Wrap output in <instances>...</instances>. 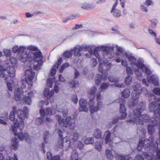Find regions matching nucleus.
Returning <instances> with one entry per match:
<instances>
[{
	"mask_svg": "<svg viewBox=\"0 0 160 160\" xmlns=\"http://www.w3.org/2000/svg\"><path fill=\"white\" fill-rule=\"evenodd\" d=\"M115 48L117 49L116 54L120 56L116 59V61L118 62H121L122 65L123 66H127L128 65L127 60L130 62L132 70L136 72V74L138 79L142 76V73L139 72V70L142 69V71L148 75L147 78V81L149 83H152L155 85L158 84V79L157 77L153 75L150 76L152 71L148 67L145 66L141 59H139L138 61L136 58L131 53H127L125 52L123 49L117 45L115 46Z\"/></svg>",
	"mask_w": 160,
	"mask_h": 160,
	"instance_id": "nucleus-1",
	"label": "nucleus"
},
{
	"mask_svg": "<svg viewBox=\"0 0 160 160\" xmlns=\"http://www.w3.org/2000/svg\"><path fill=\"white\" fill-rule=\"evenodd\" d=\"M158 143L157 142H155L152 138H150L149 139H147L144 141L140 140L137 147V150L138 151L142 150V147L149 148V151L147 153H144V156L148 160H152L154 157L153 154H152L150 152H153L154 154H155V158L160 160V148H158Z\"/></svg>",
	"mask_w": 160,
	"mask_h": 160,
	"instance_id": "nucleus-2",
	"label": "nucleus"
},
{
	"mask_svg": "<svg viewBox=\"0 0 160 160\" xmlns=\"http://www.w3.org/2000/svg\"><path fill=\"white\" fill-rule=\"evenodd\" d=\"M16 110V108L14 107L13 111L10 112L9 115V119L13 121L14 123L13 125L11 126L10 129L14 133L16 137H17L20 140H25L28 143H30L31 142V138L28 134L27 133L23 134L21 132L23 128L24 122L21 121L19 123L17 119L15 118L14 112Z\"/></svg>",
	"mask_w": 160,
	"mask_h": 160,
	"instance_id": "nucleus-3",
	"label": "nucleus"
},
{
	"mask_svg": "<svg viewBox=\"0 0 160 160\" xmlns=\"http://www.w3.org/2000/svg\"><path fill=\"white\" fill-rule=\"evenodd\" d=\"M114 50L113 47L106 46H102L100 47H97L94 49L93 52L92 50H90L89 52L92 55L93 54L98 59V61L100 62L99 66H98V71L101 73L103 72L105 70H103L102 68V64L104 63V66L107 67V68L108 69L110 68V63L108 62H104L102 58V57H100L98 53V52H102L103 56L104 57H106L109 58H111L113 57V54L112 52Z\"/></svg>",
	"mask_w": 160,
	"mask_h": 160,
	"instance_id": "nucleus-4",
	"label": "nucleus"
},
{
	"mask_svg": "<svg viewBox=\"0 0 160 160\" xmlns=\"http://www.w3.org/2000/svg\"><path fill=\"white\" fill-rule=\"evenodd\" d=\"M146 108L145 104L143 102H140L137 106L135 110L130 111L129 117L130 118L128 122H132L137 124L142 125L144 122H148L150 120V117L147 114H143L140 115L141 113Z\"/></svg>",
	"mask_w": 160,
	"mask_h": 160,
	"instance_id": "nucleus-5",
	"label": "nucleus"
},
{
	"mask_svg": "<svg viewBox=\"0 0 160 160\" xmlns=\"http://www.w3.org/2000/svg\"><path fill=\"white\" fill-rule=\"evenodd\" d=\"M149 98L150 104L149 108L151 112H155L154 116L160 118V114L157 110L160 109V98L156 99V97L153 94L150 95Z\"/></svg>",
	"mask_w": 160,
	"mask_h": 160,
	"instance_id": "nucleus-6",
	"label": "nucleus"
},
{
	"mask_svg": "<svg viewBox=\"0 0 160 160\" xmlns=\"http://www.w3.org/2000/svg\"><path fill=\"white\" fill-rule=\"evenodd\" d=\"M133 91L132 94V98L133 101L130 105L134 106L138 102L140 93L142 91L141 84L139 83L135 82L133 86Z\"/></svg>",
	"mask_w": 160,
	"mask_h": 160,
	"instance_id": "nucleus-7",
	"label": "nucleus"
},
{
	"mask_svg": "<svg viewBox=\"0 0 160 160\" xmlns=\"http://www.w3.org/2000/svg\"><path fill=\"white\" fill-rule=\"evenodd\" d=\"M56 117L61 126V128H62V126H64L65 127H68V128L70 129H72L74 128V125L72 124L71 117H67L64 122H63V120L60 116L57 115L56 116Z\"/></svg>",
	"mask_w": 160,
	"mask_h": 160,
	"instance_id": "nucleus-8",
	"label": "nucleus"
},
{
	"mask_svg": "<svg viewBox=\"0 0 160 160\" xmlns=\"http://www.w3.org/2000/svg\"><path fill=\"white\" fill-rule=\"evenodd\" d=\"M72 141L71 139L70 141L68 137H66L63 139V141L61 139L59 141L57 144V147L58 148H63L65 150L67 151L69 149L70 146L71 145Z\"/></svg>",
	"mask_w": 160,
	"mask_h": 160,
	"instance_id": "nucleus-9",
	"label": "nucleus"
},
{
	"mask_svg": "<svg viewBox=\"0 0 160 160\" xmlns=\"http://www.w3.org/2000/svg\"><path fill=\"white\" fill-rule=\"evenodd\" d=\"M26 49L30 51H34L32 52V56L33 57V59L36 60L37 58H42V55L40 50L36 46L33 45H30L26 47Z\"/></svg>",
	"mask_w": 160,
	"mask_h": 160,
	"instance_id": "nucleus-10",
	"label": "nucleus"
},
{
	"mask_svg": "<svg viewBox=\"0 0 160 160\" xmlns=\"http://www.w3.org/2000/svg\"><path fill=\"white\" fill-rule=\"evenodd\" d=\"M54 93V91L51 90L50 91L49 88H46L44 91L43 94L45 97H47V99L46 101L43 102L41 101L39 103V106L41 107H42L44 104L46 105L48 104L49 102L48 101L49 99L53 96Z\"/></svg>",
	"mask_w": 160,
	"mask_h": 160,
	"instance_id": "nucleus-11",
	"label": "nucleus"
},
{
	"mask_svg": "<svg viewBox=\"0 0 160 160\" xmlns=\"http://www.w3.org/2000/svg\"><path fill=\"white\" fill-rule=\"evenodd\" d=\"M29 69H27L25 72V81L30 86L32 85V80L35 75L34 73L32 71L31 66H29Z\"/></svg>",
	"mask_w": 160,
	"mask_h": 160,
	"instance_id": "nucleus-12",
	"label": "nucleus"
},
{
	"mask_svg": "<svg viewBox=\"0 0 160 160\" xmlns=\"http://www.w3.org/2000/svg\"><path fill=\"white\" fill-rule=\"evenodd\" d=\"M25 51L22 52V53L21 54V60L24 63L28 62V64L30 65V61L33 59V57L32 56V52L30 51L28 52H27Z\"/></svg>",
	"mask_w": 160,
	"mask_h": 160,
	"instance_id": "nucleus-13",
	"label": "nucleus"
},
{
	"mask_svg": "<svg viewBox=\"0 0 160 160\" xmlns=\"http://www.w3.org/2000/svg\"><path fill=\"white\" fill-rule=\"evenodd\" d=\"M22 86L21 88H18L15 89L14 92V98L17 101H21L22 99L23 96V91L22 89L26 88L23 83H22Z\"/></svg>",
	"mask_w": 160,
	"mask_h": 160,
	"instance_id": "nucleus-14",
	"label": "nucleus"
},
{
	"mask_svg": "<svg viewBox=\"0 0 160 160\" xmlns=\"http://www.w3.org/2000/svg\"><path fill=\"white\" fill-rule=\"evenodd\" d=\"M55 113V110L50 107L48 108L45 110L43 108H41L40 110V114L42 116L44 117L46 115L50 116L54 115Z\"/></svg>",
	"mask_w": 160,
	"mask_h": 160,
	"instance_id": "nucleus-15",
	"label": "nucleus"
},
{
	"mask_svg": "<svg viewBox=\"0 0 160 160\" xmlns=\"http://www.w3.org/2000/svg\"><path fill=\"white\" fill-rule=\"evenodd\" d=\"M28 110L27 108L25 107L23 109V111L19 109L17 111V113L18 118L22 120H24L28 115Z\"/></svg>",
	"mask_w": 160,
	"mask_h": 160,
	"instance_id": "nucleus-16",
	"label": "nucleus"
},
{
	"mask_svg": "<svg viewBox=\"0 0 160 160\" xmlns=\"http://www.w3.org/2000/svg\"><path fill=\"white\" fill-rule=\"evenodd\" d=\"M94 100V97L90 100L88 103L89 111L92 113L96 112L98 110L97 106L95 105Z\"/></svg>",
	"mask_w": 160,
	"mask_h": 160,
	"instance_id": "nucleus-17",
	"label": "nucleus"
},
{
	"mask_svg": "<svg viewBox=\"0 0 160 160\" xmlns=\"http://www.w3.org/2000/svg\"><path fill=\"white\" fill-rule=\"evenodd\" d=\"M105 72L102 73V76L100 74H97L95 78V82L97 85H98L101 82V80L105 81L107 79V73H104Z\"/></svg>",
	"mask_w": 160,
	"mask_h": 160,
	"instance_id": "nucleus-18",
	"label": "nucleus"
},
{
	"mask_svg": "<svg viewBox=\"0 0 160 160\" xmlns=\"http://www.w3.org/2000/svg\"><path fill=\"white\" fill-rule=\"evenodd\" d=\"M103 98L101 96L100 92H98L96 94V100L97 102V106L98 108V110H100L103 107L102 100Z\"/></svg>",
	"mask_w": 160,
	"mask_h": 160,
	"instance_id": "nucleus-19",
	"label": "nucleus"
},
{
	"mask_svg": "<svg viewBox=\"0 0 160 160\" xmlns=\"http://www.w3.org/2000/svg\"><path fill=\"white\" fill-rule=\"evenodd\" d=\"M79 104L80 106V110L82 111L87 112L88 111L87 107V102L83 99H81L80 100Z\"/></svg>",
	"mask_w": 160,
	"mask_h": 160,
	"instance_id": "nucleus-20",
	"label": "nucleus"
},
{
	"mask_svg": "<svg viewBox=\"0 0 160 160\" xmlns=\"http://www.w3.org/2000/svg\"><path fill=\"white\" fill-rule=\"evenodd\" d=\"M18 82L16 78H14L10 81H7V88L10 91H12V88L16 85H17Z\"/></svg>",
	"mask_w": 160,
	"mask_h": 160,
	"instance_id": "nucleus-21",
	"label": "nucleus"
},
{
	"mask_svg": "<svg viewBox=\"0 0 160 160\" xmlns=\"http://www.w3.org/2000/svg\"><path fill=\"white\" fill-rule=\"evenodd\" d=\"M50 140V138L49 132L48 131L45 132L44 135V142H43L42 144V148L44 153L45 152V144H48Z\"/></svg>",
	"mask_w": 160,
	"mask_h": 160,
	"instance_id": "nucleus-22",
	"label": "nucleus"
},
{
	"mask_svg": "<svg viewBox=\"0 0 160 160\" xmlns=\"http://www.w3.org/2000/svg\"><path fill=\"white\" fill-rule=\"evenodd\" d=\"M33 59L35 62L33 65L34 69L38 70L40 69V67L42 65V58H37L36 60Z\"/></svg>",
	"mask_w": 160,
	"mask_h": 160,
	"instance_id": "nucleus-23",
	"label": "nucleus"
},
{
	"mask_svg": "<svg viewBox=\"0 0 160 160\" xmlns=\"http://www.w3.org/2000/svg\"><path fill=\"white\" fill-rule=\"evenodd\" d=\"M157 123V121L156 119H153L152 120V124L148 125V132L150 134H151L153 133L154 131V127L156 125Z\"/></svg>",
	"mask_w": 160,
	"mask_h": 160,
	"instance_id": "nucleus-24",
	"label": "nucleus"
},
{
	"mask_svg": "<svg viewBox=\"0 0 160 160\" xmlns=\"http://www.w3.org/2000/svg\"><path fill=\"white\" fill-rule=\"evenodd\" d=\"M83 50V48L80 46L75 47L72 50H71L72 53L75 56L79 57L81 55L80 52Z\"/></svg>",
	"mask_w": 160,
	"mask_h": 160,
	"instance_id": "nucleus-25",
	"label": "nucleus"
},
{
	"mask_svg": "<svg viewBox=\"0 0 160 160\" xmlns=\"http://www.w3.org/2000/svg\"><path fill=\"white\" fill-rule=\"evenodd\" d=\"M120 113L121 115L120 118L122 119H124L127 115L126 113V108L123 103H121L120 106Z\"/></svg>",
	"mask_w": 160,
	"mask_h": 160,
	"instance_id": "nucleus-26",
	"label": "nucleus"
},
{
	"mask_svg": "<svg viewBox=\"0 0 160 160\" xmlns=\"http://www.w3.org/2000/svg\"><path fill=\"white\" fill-rule=\"evenodd\" d=\"M108 80L111 82L115 83L114 85L119 88L123 87L124 84L122 83L120 84L118 83L119 82L118 79V78H114L113 77H109L108 78Z\"/></svg>",
	"mask_w": 160,
	"mask_h": 160,
	"instance_id": "nucleus-27",
	"label": "nucleus"
},
{
	"mask_svg": "<svg viewBox=\"0 0 160 160\" xmlns=\"http://www.w3.org/2000/svg\"><path fill=\"white\" fill-rule=\"evenodd\" d=\"M36 92L35 91H31L28 93V96H26L24 97L23 99L24 101L26 104L28 105H30L32 102L30 96H32L34 94L36 93Z\"/></svg>",
	"mask_w": 160,
	"mask_h": 160,
	"instance_id": "nucleus-28",
	"label": "nucleus"
},
{
	"mask_svg": "<svg viewBox=\"0 0 160 160\" xmlns=\"http://www.w3.org/2000/svg\"><path fill=\"white\" fill-rule=\"evenodd\" d=\"M115 152L114 150H110L109 149H107L105 151V155L106 158L109 160H112L114 157V155Z\"/></svg>",
	"mask_w": 160,
	"mask_h": 160,
	"instance_id": "nucleus-29",
	"label": "nucleus"
},
{
	"mask_svg": "<svg viewBox=\"0 0 160 160\" xmlns=\"http://www.w3.org/2000/svg\"><path fill=\"white\" fill-rule=\"evenodd\" d=\"M8 120V113L5 112L0 117V123L4 125H7V123L6 121Z\"/></svg>",
	"mask_w": 160,
	"mask_h": 160,
	"instance_id": "nucleus-30",
	"label": "nucleus"
},
{
	"mask_svg": "<svg viewBox=\"0 0 160 160\" xmlns=\"http://www.w3.org/2000/svg\"><path fill=\"white\" fill-rule=\"evenodd\" d=\"M111 133L109 131H106L105 133V143L106 144L109 143V145L111 147L112 146V142L110 139Z\"/></svg>",
	"mask_w": 160,
	"mask_h": 160,
	"instance_id": "nucleus-31",
	"label": "nucleus"
},
{
	"mask_svg": "<svg viewBox=\"0 0 160 160\" xmlns=\"http://www.w3.org/2000/svg\"><path fill=\"white\" fill-rule=\"evenodd\" d=\"M26 49V47L24 46H21L19 48L17 46H15L12 48V51L13 52H21Z\"/></svg>",
	"mask_w": 160,
	"mask_h": 160,
	"instance_id": "nucleus-32",
	"label": "nucleus"
},
{
	"mask_svg": "<svg viewBox=\"0 0 160 160\" xmlns=\"http://www.w3.org/2000/svg\"><path fill=\"white\" fill-rule=\"evenodd\" d=\"M18 146V140L15 138L12 139L11 142V147L12 149L16 150Z\"/></svg>",
	"mask_w": 160,
	"mask_h": 160,
	"instance_id": "nucleus-33",
	"label": "nucleus"
},
{
	"mask_svg": "<svg viewBox=\"0 0 160 160\" xmlns=\"http://www.w3.org/2000/svg\"><path fill=\"white\" fill-rule=\"evenodd\" d=\"M8 72L11 77H14L15 75V69L14 68L12 67H8L7 68Z\"/></svg>",
	"mask_w": 160,
	"mask_h": 160,
	"instance_id": "nucleus-34",
	"label": "nucleus"
},
{
	"mask_svg": "<svg viewBox=\"0 0 160 160\" xmlns=\"http://www.w3.org/2000/svg\"><path fill=\"white\" fill-rule=\"evenodd\" d=\"M103 144L102 140H101L99 142L97 141L95 143V148L98 151H100L102 150V146Z\"/></svg>",
	"mask_w": 160,
	"mask_h": 160,
	"instance_id": "nucleus-35",
	"label": "nucleus"
},
{
	"mask_svg": "<svg viewBox=\"0 0 160 160\" xmlns=\"http://www.w3.org/2000/svg\"><path fill=\"white\" fill-rule=\"evenodd\" d=\"M5 70V69L0 65V77L4 78L6 80H7V75L5 74L3 72V71Z\"/></svg>",
	"mask_w": 160,
	"mask_h": 160,
	"instance_id": "nucleus-36",
	"label": "nucleus"
},
{
	"mask_svg": "<svg viewBox=\"0 0 160 160\" xmlns=\"http://www.w3.org/2000/svg\"><path fill=\"white\" fill-rule=\"evenodd\" d=\"M116 158L118 160H132L129 156H126L125 157L118 155L116 156Z\"/></svg>",
	"mask_w": 160,
	"mask_h": 160,
	"instance_id": "nucleus-37",
	"label": "nucleus"
},
{
	"mask_svg": "<svg viewBox=\"0 0 160 160\" xmlns=\"http://www.w3.org/2000/svg\"><path fill=\"white\" fill-rule=\"evenodd\" d=\"M80 137V135L78 132H75L73 133V138L71 139L72 141L73 140L74 141L73 142V144H74L77 142L78 139Z\"/></svg>",
	"mask_w": 160,
	"mask_h": 160,
	"instance_id": "nucleus-38",
	"label": "nucleus"
},
{
	"mask_svg": "<svg viewBox=\"0 0 160 160\" xmlns=\"http://www.w3.org/2000/svg\"><path fill=\"white\" fill-rule=\"evenodd\" d=\"M71 160H78V154L75 150H73L72 152Z\"/></svg>",
	"mask_w": 160,
	"mask_h": 160,
	"instance_id": "nucleus-39",
	"label": "nucleus"
},
{
	"mask_svg": "<svg viewBox=\"0 0 160 160\" xmlns=\"http://www.w3.org/2000/svg\"><path fill=\"white\" fill-rule=\"evenodd\" d=\"M140 8L142 12L145 13H148L149 12L148 7L145 4H141L140 6Z\"/></svg>",
	"mask_w": 160,
	"mask_h": 160,
	"instance_id": "nucleus-40",
	"label": "nucleus"
},
{
	"mask_svg": "<svg viewBox=\"0 0 160 160\" xmlns=\"http://www.w3.org/2000/svg\"><path fill=\"white\" fill-rule=\"evenodd\" d=\"M122 93L124 98H128L129 96L130 92L129 89H126L123 90Z\"/></svg>",
	"mask_w": 160,
	"mask_h": 160,
	"instance_id": "nucleus-41",
	"label": "nucleus"
},
{
	"mask_svg": "<svg viewBox=\"0 0 160 160\" xmlns=\"http://www.w3.org/2000/svg\"><path fill=\"white\" fill-rule=\"evenodd\" d=\"M93 136L94 137L96 138H99L101 136V133L100 131L98 129H96L95 130Z\"/></svg>",
	"mask_w": 160,
	"mask_h": 160,
	"instance_id": "nucleus-42",
	"label": "nucleus"
},
{
	"mask_svg": "<svg viewBox=\"0 0 160 160\" xmlns=\"http://www.w3.org/2000/svg\"><path fill=\"white\" fill-rule=\"evenodd\" d=\"M10 61L11 64L12 66V67L15 68L17 67V61L16 59L15 58L12 57H11Z\"/></svg>",
	"mask_w": 160,
	"mask_h": 160,
	"instance_id": "nucleus-43",
	"label": "nucleus"
},
{
	"mask_svg": "<svg viewBox=\"0 0 160 160\" xmlns=\"http://www.w3.org/2000/svg\"><path fill=\"white\" fill-rule=\"evenodd\" d=\"M55 81V78H52L47 80V85L50 88L52 87V84Z\"/></svg>",
	"mask_w": 160,
	"mask_h": 160,
	"instance_id": "nucleus-44",
	"label": "nucleus"
},
{
	"mask_svg": "<svg viewBox=\"0 0 160 160\" xmlns=\"http://www.w3.org/2000/svg\"><path fill=\"white\" fill-rule=\"evenodd\" d=\"M97 91L96 88L95 87H93L88 90V93L90 94L94 95Z\"/></svg>",
	"mask_w": 160,
	"mask_h": 160,
	"instance_id": "nucleus-45",
	"label": "nucleus"
},
{
	"mask_svg": "<svg viewBox=\"0 0 160 160\" xmlns=\"http://www.w3.org/2000/svg\"><path fill=\"white\" fill-rule=\"evenodd\" d=\"M78 82L77 81L72 80L69 82V86L72 88L76 87L78 86Z\"/></svg>",
	"mask_w": 160,
	"mask_h": 160,
	"instance_id": "nucleus-46",
	"label": "nucleus"
},
{
	"mask_svg": "<svg viewBox=\"0 0 160 160\" xmlns=\"http://www.w3.org/2000/svg\"><path fill=\"white\" fill-rule=\"evenodd\" d=\"M84 143L85 144H92L94 142V140L92 138H88L85 140Z\"/></svg>",
	"mask_w": 160,
	"mask_h": 160,
	"instance_id": "nucleus-47",
	"label": "nucleus"
},
{
	"mask_svg": "<svg viewBox=\"0 0 160 160\" xmlns=\"http://www.w3.org/2000/svg\"><path fill=\"white\" fill-rule=\"evenodd\" d=\"M109 85L108 83H102L100 86V89L102 91H104L108 88Z\"/></svg>",
	"mask_w": 160,
	"mask_h": 160,
	"instance_id": "nucleus-48",
	"label": "nucleus"
},
{
	"mask_svg": "<svg viewBox=\"0 0 160 160\" xmlns=\"http://www.w3.org/2000/svg\"><path fill=\"white\" fill-rule=\"evenodd\" d=\"M144 4L147 6H153L154 4V2L152 0H146Z\"/></svg>",
	"mask_w": 160,
	"mask_h": 160,
	"instance_id": "nucleus-49",
	"label": "nucleus"
},
{
	"mask_svg": "<svg viewBox=\"0 0 160 160\" xmlns=\"http://www.w3.org/2000/svg\"><path fill=\"white\" fill-rule=\"evenodd\" d=\"M132 82V78L131 77L128 75L125 79V83L127 85H129L131 84Z\"/></svg>",
	"mask_w": 160,
	"mask_h": 160,
	"instance_id": "nucleus-50",
	"label": "nucleus"
},
{
	"mask_svg": "<svg viewBox=\"0 0 160 160\" xmlns=\"http://www.w3.org/2000/svg\"><path fill=\"white\" fill-rule=\"evenodd\" d=\"M3 52L7 57L11 55V51L10 49H5L3 50Z\"/></svg>",
	"mask_w": 160,
	"mask_h": 160,
	"instance_id": "nucleus-51",
	"label": "nucleus"
},
{
	"mask_svg": "<svg viewBox=\"0 0 160 160\" xmlns=\"http://www.w3.org/2000/svg\"><path fill=\"white\" fill-rule=\"evenodd\" d=\"M72 54L71 51H66L64 52L63 56L66 58H69L71 57Z\"/></svg>",
	"mask_w": 160,
	"mask_h": 160,
	"instance_id": "nucleus-52",
	"label": "nucleus"
},
{
	"mask_svg": "<svg viewBox=\"0 0 160 160\" xmlns=\"http://www.w3.org/2000/svg\"><path fill=\"white\" fill-rule=\"evenodd\" d=\"M111 12L113 13V15L115 17H118L120 16L121 15L120 11L118 10H115V9L114 11Z\"/></svg>",
	"mask_w": 160,
	"mask_h": 160,
	"instance_id": "nucleus-53",
	"label": "nucleus"
},
{
	"mask_svg": "<svg viewBox=\"0 0 160 160\" xmlns=\"http://www.w3.org/2000/svg\"><path fill=\"white\" fill-rule=\"evenodd\" d=\"M44 121L43 117H39L37 119L36 122L37 124H41L43 123Z\"/></svg>",
	"mask_w": 160,
	"mask_h": 160,
	"instance_id": "nucleus-54",
	"label": "nucleus"
},
{
	"mask_svg": "<svg viewBox=\"0 0 160 160\" xmlns=\"http://www.w3.org/2000/svg\"><path fill=\"white\" fill-rule=\"evenodd\" d=\"M90 63L91 66L92 67H93L96 66L98 63V62L96 59L93 58L91 60Z\"/></svg>",
	"mask_w": 160,
	"mask_h": 160,
	"instance_id": "nucleus-55",
	"label": "nucleus"
},
{
	"mask_svg": "<svg viewBox=\"0 0 160 160\" xmlns=\"http://www.w3.org/2000/svg\"><path fill=\"white\" fill-rule=\"evenodd\" d=\"M153 92L156 94L160 95V88H156L153 90Z\"/></svg>",
	"mask_w": 160,
	"mask_h": 160,
	"instance_id": "nucleus-56",
	"label": "nucleus"
},
{
	"mask_svg": "<svg viewBox=\"0 0 160 160\" xmlns=\"http://www.w3.org/2000/svg\"><path fill=\"white\" fill-rule=\"evenodd\" d=\"M4 160H18V159L16 155L14 154L13 157L8 156L6 158H5Z\"/></svg>",
	"mask_w": 160,
	"mask_h": 160,
	"instance_id": "nucleus-57",
	"label": "nucleus"
},
{
	"mask_svg": "<svg viewBox=\"0 0 160 160\" xmlns=\"http://www.w3.org/2000/svg\"><path fill=\"white\" fill-rule=\"evenodd\" d=\"M55 131L58 133V135L60 138L62 137V129H61L60 127L59 128H57L56 129Z\"/></svg>",
	"mask_w": 160,
	"mask_h": 160,
	"instance_id": "nucleus-58",
	"label": "nucleus"
},
{
	"mask_svg": "<svg viewBox=\"0 0 160 160\" xmlns=\"http://www.w3.org/2000/svg\"><path fill=\"white\" fill-rule=\"evenodd\" d=\"M127 73L129 75H131L132 74V71L131 68L128 66L126 67Z\"/></svg>",
	"mask_w": 160,
	"mask_h": 160,
	"instance_id": "nucleus-59",
	"label": "nucleus"
},
{
	"mask_svg": "<svg viewBox=\"0 0 160 160\" xmlns=\"http://www.w3.org/2000/svg\"><path fill=\"white\" fill-rule=\"evenodd\" d=\"M69 65V64L68 63H65L62 66L61 68L59 70V72H62L63 70L65 68L68 67Z\"/></svg>",
	"mask_w": 160,
	"mask_h": 160,
	"instance_id": "nucleus-60",
	"label": "nucleus"
},
{
	"mask_svg": "<svg viewBox=\"0 0 160 160\" xmlns=\"http://www.w3.org/2000/svg\"><path fill=\"white\" fill-rule=\"evenodd\" d=\"M135 160H144L143 157L140 155L137 154L135 158Z\"/></svg>",
	"mask_w": 160,
	"mask_h": 160,
	"instance_id": "nucleus-61",
	"label": "nucleus"
},
{
	"mask_svg": "<svg viewBox=\"0 0 160 160\" xmlns=\"http://www.w3.org/2000/svg\"><path fill=\"white\" fill-rule=\"evenodd\" d=\"M72 100L76 104L78 102V99L77 96L75 95H73L72 97Z\"/></svg>",
	"mask_w": 160,
	"mask_h": 160,
	"instance_id": "nucleus-62",
	"label": "nucleus"
},
{
	"mask_svg": "<svg viewBox=\"0 0 160 160\" xmlns=\"http://www.w3.org/2000/svg\"><path fill=\"white\" fill-rule=\"evenodd\" d=\"M62 58H59L58 61V63L57 64H55L54 65V67H55V68H58V66L60 65L61 64L62 62Z\"/></svg>",
	"mask_w": 160,
	"mask_h": 160,
	"instance_id": "nucleus-63",
	"label": "nucleus"
},
{
	"mask_svg": "<svg viewBox=\"0 0 160 160\" xmlns=\"http://www.w3.org/2000/svg\"><path fill=\"white\" fill-rule=\"evenodd\" d=\"M55 67H53L52 68L50 71V74L51 75L53 76L56 73V69L55 68Z\"/></svg>",
	"mask_w": 160,
	"mask_h": 160,
	"instance_id": "nucleus-64",
	"label": "nucleus"
}]
</instances>
